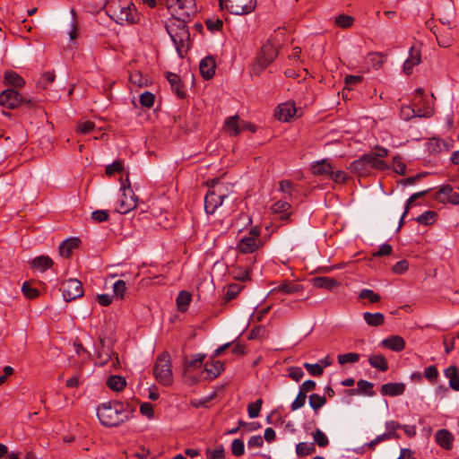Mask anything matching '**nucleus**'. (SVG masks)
I'll return each instance as SVG.
<instances>
[{
  "label": "nucleus",
  "mask_w": 459,
  "mask_h": 459,
  "mask_svg": "<svg viewBox=\"0 0 459 459\" xmlns=\"http://www.w3.org/2000/svg\"><path fill=\"white\" fill-rule=\"evenodd\" d=\"M166 30L169 34L179 57L190 48V32L186 25V19L174 18L166 25Z\"/></svg>",
  "instance_id": "obj_1"
},
{
  "label": "nucleus",
  "mask_w": 459,
  "mask_h": 459,
  "mask_svg": "<svg viewBox=\"0 0 459 459\" xmlns=\"http://www.w3.org/2000/svg\"><path fill=\"white\" fill-rule=\"evenodd\" d=\"M97 416L100 422L108 428L117 427L129 419L123 404L118 402H108L100 404L97 409Z\"/></svg>",
  "instance_id": "obj_2"
},
{
  "label": "nucleus",
  "mask_w": 459,
  "mask_h": 459,
  "mask_svg": "<svg viewBox=\"0 0 459 459\" xmlns=\"http://www.w3.org/2000/svg\"><path fill=\"white\" fill-rule=\"evenodd\" d=\"M109 12L116 22L121 25L136 23L140 18L134 4L127 0L120 2L117 5H110Z\"/></svg>",
  "instance_id": "obj_3"
},
{
  "label": "nucleus",
  "mask_w": 459,
  "mask_h": 459,
  "mask_svg": "<svg viewBox=\"0 0 459 459\" xmlns=\"http://www.w3.org/2000/svg\"><path fill=\"white\" fill-rule=\"evenodd\" d=\"M153 375L156 380L164 386H169L173 382L170 355L168 351L160 353L153 366Z\"/></svg>",
  "instance_id": "obj_4"
},
{
  "label": "nucleus",
  "mask_w": 459,
  "mask_h": 459,
  "mask_svg": "<svg viewBox=\"0 0 459 459\" xmlns=\"http://www.w3.org/2000/svg\"><path fill=\"white\" fill-rule=\"evenodd\" d=\"M126 185L121 180L120 190L122 195L117 200V206L116 208V212L121 214H126L136 208L138 202L137 196L131 188L128 174L126 175Z\"/></svg>",
  "instance_id": "obj_5"
},
{
  "label": "nucleus",
  "mask_w": 459,
  "mask_h": 459,
  "mask_svg": "<svg viewBox=\"0 0 459 459\" xmlns=\"http://www.w3.org/2000/svg\"><path fill=\"white\" fill-rule=\"evenodd\" d=\"M228 196L227 188L221 184L211 186L204 197V210L208 214H213Z\"/></svg>",
  "instance_id": "obj_6"
},
{
  "label": "nucleus",
  "mask_w": 459,
  "mask_h": 459,
  "mask_svg": "<svg viewBox=\"0 0 459 459\" xmlns=\"http://www.w3.org/2000/svg\"><path fill=\"white\" fill-rule=\"evenodd\" d=\"M60 291L66 302L81 298L83 295V288L82 282L74 278H70L62 282Z\"/></svg>",
  "instance_id": "obj_7"
},
{
  "label": "nucleus",
  "mask_w": 459,
  "mask_h": 459,
  "mask_svg": "<svg viewBox=\"0 0 459 459\" xmlns=\"http://www.w3.org/2000/svg\"><path fill=\"white\" fill-rule=\"evenodd\" d=\"M227 10L237 15L252 13L256 6V0H224Z\"/></svg>",
  "instance_id": "obj_8"
},
{
  "label": "nucleus",
  "mask_w": 459,
  "mask_h": 459,
  "mask_svg": "<svg viewBox=\"0 0 459 459\" xmlns=\"http://www.w3.org/2000/svg\"><path fill=\"white\" fill-rule=\"evenodd\" d=\"M167 5L169 9L178 7V18L189 20L196 12L195 0H168Z\"/></svg>",
  "instance_id": "obj_9"
},
{
  "label": "nucleus",
  "mask_w": 459,
  "mask_h": 459,
  "mask_svg": "<svg viewBox=\"0 0 459 459\" xmlns=\"http://www.w3.org/2000/svg\"><path fill=\"white\" fill-rule=\"evenodd\" d=\"M433 115L434 109L429 104H427L426 106H424V108H415L414 106H403L400 111L401 117L405 121H408L415 117L429 118Z\"/></svg>",
  "instance_id": "obj_10"
},
{
  "label": "nucleus",
  "mask_w": 459,
  "mask_h": 459,
  "mask_svg": "<svg viewBox=\"0 0 459 459\" xmlns=\"http://www.w3.org/2000/svg\"><path fill=\"white\" fill-rule=\"evenodd\" d=\"M279 50L271 41L267 40L261 48L260 53L256 56L257 64L263 66H269L278 56Z\"/></svg>",
  "instance_id": "obj_11"
},
{
  "label": "nucleus",
  "mask_w": 459,
  "mask_h": 459,
  "mask_svg": "<svg viewBox=\"0 0 459 459\" xmlns=\"http://www.w3.org/2000/svg\"><path fill=\"white\" fill-rule=\"evenodd\" d=\"M22 95L13 89H6L0 93V105L7 108H16L22 103Z\"/></svg>",
  "instance_id": "obj_12"
},
{
  "label": "nucleus",
  "mask_w": 459,
  "mask_h": 459,
  "mask_svg": "<svg viewBox=\"0 0 459 459\" xmlns=\"http://www.w3.org/2000/svg\"><path fill=\"white\" fill-rule=\"evenodd\" d=\"M454 141L442 140L438 137H432L427 143V150L430 154H438L443 152H448L453 147Z\"/></svg>",
  "instance_id": "obj_13"
},
{
  "label": "nucleus",
  "mask_w": 459,
  "mask_h": 459,
  "mask_svg": "<svg viewBox=\"0 0 459 459\" xmlns=\"http://www.w3.org/2000/svg\"><path fill=\"white\" fill-rule=\"evenodd\" d=\"M370 154L366 153L360 156L359 159L351 162L348 169L354 174L359 176L367 175L369 172L370 168Z\"/></svg>",
  "instance_id": "obj_14"
},
{
  "label": "nucleus",
  "mask_w": 459,
  "mask_h": 459,
  "mask_svg": "<svg viewBox=\"0 0 459 459\" xmlns=\"http://www.w3.org/2000/svg\"><path fill=\"white\" fill-rule=\"evenodd\" d=\"M262 246L263 242L260 238L244 237L238 241L237 248L242 254H251L259 249Z\"/></svg>",
  "instance_id": "obj_15"
},
{
  "label": "nucleus",
  "mask_w": 459,
  "mask_h": 459,
  "mask_svg": "<svg viewBox=\"0 0 459 459\" xmlns=\"http://www.w3.org/2000/svg\"><path fill=\"white\" fill-rule=\"evenodd\" d=\"M200 73L204 80H210L214 76L216 69L215 59L211 56H205L199 64Z\"/></svg>",
  "instance_id": "obj_16"
},
{
  "label": "nucleus",
  "mask_w": 459,
  "mask_h": 459,
  "mask_svg": "<svg viewBox=\"0 0 459 459\" xmlns=\"http://www.w3.org/2000/svg\"><path fill=\"white\" fill-rule=\"evenodd\" d=\"M166 78L169 82L172 91L180 99H184L186 96L185 85L182 83L179 75L172 72L166 73Z\"/></svg>",
  "instance_id": "obj_17"
},
{
  "label": "nucleus",
  "mask_w": 459,
  "mask_h": 459,
  "mask_svg": "<svg viewBox=\"0 0 459 459\" xmlns=\"http://www.w3.org/2000/svg\"><path fill=\"white\" fill-rule=\"evenodd\" d=\"M380 345L395 352H400L405 348V341L400 335H391L381 341Z\"/></svg>",
  "instance_id": "obj_18"
},
{
  "label": "nucleus",
  "mask_w": 459,
  "mask_h": 459,
  "mask_svg": "<svg viewBox=\"0 0 459 459\" xmlns=\"http://www.w3.org/2000/svg\"><path fill=\"white\" fill-rule=\"evenodd\" d=\"M435 439L442 448L446 450L453 448L454 436L449 430L446 429L437 430L435 434Z\"/></svg>",
  "instance_id": "obj_19"
},
{
  "label": "nucleus",
  "mask_w": 459,
  "mask_h": 459,
  "mask_svg": "<svg viewBox=\"0 0 459 459\" xmlns=\"http://www.w3.org/2000/svg\"><path fill=\"white\" fill-rule=\"evenodd\" d=\"M421 62L420 50L411 47L409 51V57L403 63V72L406 74L412 73L413 67Z\"/></svg>",
  "instance_id": "obj_20"
},
{
  "label": "nucleus",
  "mask_w": 459,
  "mask_h": 459,
  "mask_svg": "<svg viewBox=\"0 0 459 459\" xmlns=\"http://www.w3.org/2000/svg\"><path fill=\"white\" fill-rule=\"evenodd\" d=\"M296 114V108L292 104L283 103L276 108L275 117L278 120L287 122Z\"/></svg>",
  "instance_id": "obj_21"
},
{
  "label": "nucleus",
  "mask_w": 459,
  "mask_h": 459,
  "mask_svg": "<svg viewBox=\"0 0 459 459\" xmlns=\"http://www.w3.org/2000/svg\"><path fill=\"white\" fill-rule=\"evenodd\" d=\"M405 387L403 383H386L381 385L380 393L382 395L398 396L404 393Z\"/></svg>",
  "instance_id": "obj_22"
},
{
  "label": "nucleus",
  "mask_w": 459,
  "mask_h": 459,
  "mask_svg": "<svg viewBox=\"0 0 459 459\" xmlns=\"http://www.w3.org/2000/svg\"><path fill=\"white\" fill-rule=\"evenodd\" d=\"M53 260L48 255H39L30 262V269L44 273L53 265Z\"/></svg>",
  "instance_id": "obj_23"
},
{
  "label": "nucleus",
  "mask_w": 459,
  "mask_h": 459,
  "mask_svg": "<svg viewBox=\"0 0 459 459\" xmlns=\"http://www.w3.org/2000/svg\"><path fill=\"white\" fill-rule=\"evenodd\" d=\"M290 207V204L286 200H281L272 205V211L274 213L280 214L281 221H287L290 216V212H289Z\"/></svg>",
  "instance_id": "obj_24"
},
{
  "label": "nucleus",
  "mask_w": 459,
  "mask_h": 459,
  "mask_svg": "<svg viewBox=\"0 0 459 459\" xmlns=\"http://www.w3.org/2000/svg\"><path fill=\"white\" fill-rule=\"evenodd\" d=\"M80 244L81 239L78 238H67L59 246V253L62 256L68 257L71 255L73 250L77 248Z\"/></svg>",
  "instance_id": "obj_25"
},
{
  "label": "nucleus",
  "mask_w": 459,
  "mask_h": 459,
  "mask_svg": "<svg viewBox=\"0 0 459 459\" xmlns=\"http://www.w3.org/2000/svg\"><path fill=\"white\" fill-rule=\"evenodd\" d=\"M33 147L30 148V152H34L32 157H39L46 152H48L52 148V143H50L48 137L45 135L39 140V143H32Z\"/></svg>",
  "instance_id": "obj_26"
},
{
  "label": "nucleus",
  "mask_w": 459,
  "mask_h": 459,
  "mask_svg": "<svg viewBox=\"0 0 459 459\" xmlns=\"http://www.w3.org/2000/svg\"><path fill=\"white\" fill-rule=\"evenodd\" d=\"M224 127L231 136H237L242 132L238 115L229 117L224 122Z\"/></svg>",
  "instance_id": "obj_27"
},
{
  "label": "nucleus",
  "mask_w": 459,
  "mask_h": 459,
  "mask_svg": "<svg viewBox=\"0 0 459 459\" xmlns=\"http://www.w3.org/2000/svg\"><path fill=\"white\" fill-rule=\"evenodd\" d=\"M315 287L332 290L339 285V282L330 277L319 276L313 279Z\"/></svg>",
  "instance_id": "obj_28"
},
{
  "label": "nucleus",
  "mask_w": 459,
  "mask_h": 459,
  "mask_svg": "<svg viewBox=\"0 0 459 459\" xmlns=\"http://www.w3.org/2000/svg\"><path fill=\"white\" fill-rule=\"evenodd\" d=\"M368 363L372 368L382 372H385L388 369V362L383 354H373L369 356Z\"/></svg>",
  "instance_id": "obj_29"
},
{
  "label": "nucleus",
  "mask_w": 459,
  "mask_h": 459,
  "mask_svg": "<svg viewBox=\"0 0 459 459\" xmlns=\"http://www.w3.org/2000/svg\"><path fill=\"white\" fill-rule=\"evenodd\" d=\"M191 300H192V295L189 291H187V290L180 291L176 299L178 309L180 312H186L188 309Z\"/></svg>",
  "instance_id": "obj_30"
},
{
  "label": "nucleus",
  "mask_w": 459,
  "mask_h": 459,
  "mask_svg": "<svg viewBox=\"0 0 459 459\" xmlns=\"http://www.w3.org/2000/svg\"><path fill=\"white\" fill-rule=\"evenodd\" d=\"M363 319L365 322L370 325V326H380L385 322V316L382 313H370V312H364L363 313Z\"/></svg>",
  "instance_id": "obj_31"
},
{
  "label": "nucleus",
  "mask_w": 459,
  "mask_h": 459,
  "mask_svg": "<svg viewBox=\"0 0 459 459\" xmlns=\"http://www.w3.org/2000/svg\"><path fill=\"white\" fill-rule=\"evenodd\" d=\"M56 74L54 72L43 73L36 82V88L38 90H47L48 85L52 84L55 81Z\"/></svg>",
  "instance_id": "obj_32"
},
{
  "label": "nucleus",
  "mask_w": 459,
  "mask_h": 459,
  "mask_svg": "<svg viewBox=\"0 0 459 459\" xmlns=\"http://www.w3.org/2000/svg\"><path fill=\"white\" fill-rule=\"evenodd\" d=\"M332 169H333L332 165L330 163L326 162L325 160L317 161L311 168L312 173L314 175H317V176H324V175L329 176Z\"/></svg>",
  "instance_id": "obj_33"
},
{
  "label": "nucleus",
  "mask_w": 459,
  "mask_h": 459,
  "mask_svg": "<svg viewBox=\"0 0 459 459\" xmlns=\"http://www.w3.org/2000/svg\"><path fill=\"white\" fill-rule=\"evenodd\" d=\"M303 290V287L299 284L293 282H283L278 287L274 288L272 291H280L285 294H294Z\"/></svg>",
  "instance_id": "obj_34"
},
{
  "label": "nucleus",
  "mask_w": 459,
  "mask_h": 459,
  "mask_svg": "<svg viewBox=\"0 0 459 459\" xmlns=\"http://www.w3.org/2000/svg\"><path fill=\"white\" fill-rule=\"evenodd\" d=\"M126 385L125 377L112 375L107 380V385L113 391H121Z\"/></svg>",
  "instance_id": "obj_35"
},
{
  "label": "nucleus",
  "mask_w": 459,
  "mask_h": 459,
  "mask_svg": "<svg viewBox=\"0 0 459 459\" xmlns=\"http://www.w3.org/2000/svg\"><path fill=\"white\" fill-rule=\"evenodd\" d=\"M4 80L5 82L16 88H21L25 85V80L21 77L18 74L13 71H7L4 74Z\"/></svg>",
  "instance_id": "obj_36"
},
{
  "label": "nucleus",
  "mask_w": 459,
  "mask_h": 459,
  "mask_svg": "<svg viewBox=\"0 0 459 459\" xmlns=\"http://www.w3.org/2000/svg\"><path fill=\"white\" fill-rule=\"evenodd\" d=\"M204 370L211 376L212 379L216 378L224 370L223 363L220 360H214L211 364H205Z\"/></svg>",
  "instance_id": "obj_37"
},
{
  "label": "nucleus",
  "mask_w": 459,
  "mask_h": 459,
  "mask_svg": "<svg viewBox=\"0 0 459 459\" xmlns=\"http://www.w3.org/2000/svg\"><path fill=\"white\" fill-rule=\"evenodd\" d=\"M315 451V443L300 442L296 446V454L298 456L308 455L313 454Z\"/></svg>",
  "instance_id": "obj_38"
},
{
  "label": "nucleus",
  "mask_w": 459,
  "mask_h": 459,
  "mask_svg": "<svg viewBox=\"0 0 459 459\" xmlns=\"http://www.w3.org/2000/svg\"><path fill=\"white\" fill-rule=\"evenodd\" d=\"M308 402L310 407L317 413V411L326 403V398L317 394H312L308 397Z\"/></svg>",
  "instance_id": "obj_39"
},
{
  "label": "nucleus",
  "mask_w": 459,
  "mask_h": 459,
  "mask_svg": "<svg viewBox=\"0 0 459 459\" xmlns=\"http://www.w3.org/2000/svg\"><path fill=\"white\" fill-rule=\"evenodd\" d=\"M244 289V285L240 283H231L228 286L224 299L225 301H230L235 299Z\"/></svg>",
  "instance_id": "obj_40"
},
{
  "label": "nucleus",
  "mask_w": 459,
  "mask_h": 459,
  "mask_svg": "<svg viewBox=\"0 0 459 459\" xmlns=\"http://www.w3.org/2000/svg\"><path fill=\"white\" fill-rule=\"evenodd\" d=\"M357 386L359 394H363L368 396H374L376 394L373 391L374 384L369 381L360 379L358 381Z\"/></svg>",
  "instance_id": "obj_41"
},
{
  "label": "nucleus",
  "mask_w": 459,
  "mask_h": 459,
  "mask_svg": "<svg viewBox=\"0 0 459 459\" xmlns=\"http://www.w3.org/2000/svg\"><path fill=\"white\" fill-rule=\"evenodd\" d=\"M129 80L131 83L139 87L147 86L149 83V79L146 76H143L139 71H134L131 73Z\"/></svg>",
  "instance_id": "obj_42"
},
{
  "label": "nucleus",
  "mask_w": 459,
  "mask_h": 459,
  "mask_svg": "<svg viewBox=\"0 0 459 459\" xmlns=\"http://www.w3.org/2000/svg\"><path fill=\"white\" fill-rule=\"evenodd\" d=\"M437 217V212L434 211H427L418 216L415 220L420 224L431 225L434 223Z\"/></svg>",
  "instance_id": "obj_43"
},
{
  "label": "nucleus",
  "mask_w": 459,
  "mask_h": 459,
  "mask_svg": "<svg viewBox=\"0 0 459 459\" xmlns=\"http://www.w3.org/2000/svg\"><path fill=\"white\" fill-rule=\"evenodd\" d=\"M359 354L356 352L339 354L337 356L338 363L341 365H344L346 363H356L359 360Z\"/></svg>",
  "instance_id": "obj_44"
},
{
  "label": "nucleus",
  "mask_w": 459,
  "mask_h": 459,
  "mask_svg": "<svg viewBox=\"0 0 459 459\" xmlns=\"http://www.w3.org/2000/svg\"><path fill=\"white\" fill-rule=\"evenodd\" d=\"M205 355L202 353H197L194 355L193 359L190 360H185V370H188L189 368H200L203 360L204 359Z\"/></svg>",
  "instance_id": "obj_45"
},
{
  "label": "nucleus",
  "mask_w": 459,
  "mask_h": 459,
  "mask_svg": "<svg viewBox=\"0 0 459 459\" xmlns=\"http://www.w3.org/2000/svg\"><path fill=\"white\" fill-rule=\"evenodd\" d=\"M359 298L360 299H368L370 303H377L381 299L379 294L374 292L372 290L369 289H362L359 293Z\"/></svg>",
  "instance_id": "obj_46"
},
{
  "label": "nucleus",
  "mask_w": 459,
  "mask_h": 459,
  "mask_svg": "<svg viewBox=\"0 0 459 459\" xmlns=\"http://www.w3.org/2000/svg\"><path fill=\"white\" fill-rule=\"evenodd\" d=\"M354 18L347 14H340L335 18V24L342 29H348L353 25Z\"/></svg>",
  "instance_id": "obj_47"
},
{
  "label": "nucleus",
  "mask_w": 459,
  "mask_h": 459,
  "mask_svg": "<svg viewBox=\"0 0 459 459\" xmlns=\"http://www.w3.org/2000/svg\"><path fill=\"white\" fill-rule=\"evenodd\" d=\"M205 25L212 32L219 31L222 29L223 22L218 17L209 18L205 21Z\"/></svg>",
  "instance_id": "obj_48"
},
{
  "label": "nucleus",
  "mask_w": 459,
  "mask_h": 459,
  "mask_svg": "<svg viewBox=\"0 0 459 459\" xmlns=\"http://www.w3.org/2000/svg\"><path fill=\"white\" fill-rule=\"evenodd\" d=\"M313 438L315 443L319 446L320 447H325L329 444L328 437L326 435L319 429H317L313 433Z\"/></svg>",
  "instance_id": "obj_49"
},
{
  "label": "nucleus",
  "mask_w": 459,
  "mask_h": 459,
  "mask_svg": "<svg viewBox=\"0 0 459 459\" xmlns=\"http://www.w3.org/2000/svg\"><path fill=\"white\" fill-rule=\"evenodd\" d=\"M155 96L150 91H144L140 95V103L143 107L152 108L154 104Z\"/></svg>",
  "instance_id": "obj_50"
},
{
  "label": "nucleus",
  "mask_w": 459,
  "mask_h": 459,
  "mask_svg": "<svg viewBox=\"0 0 459 459\" xmlns=\"http://www.w3.org/2000/svg\"><path fill=\"white\" fill-rule=\"evenodd\" d=\"M303 367L307 369V371L313 377H319L324 373L323 367L319 363H304Z\"/></svg>",
  "instance_id": "obj_51"
},
{
  "label": "nucleus",
  "mask_w": 459,
  "mask_h": 459,
  "mask_svg": "<svg viewBox=\"0 0 459 459\" xmlns=\"http://www.w3.org/2000/svg\"><path fill=\"white\" fill-rule=\"evenodd\" d=\"M263 404V400L261 398L257 399L255 403H250L247 407L248 416L250 418H256L261 411V407Z\"/></svg>",
  "instance_id": "obj_52"
},
{
  "label": "nucleus",
  "mask_w": 459,
  "mask_h": 459,
  "mask_svg": "<svg viewBox=\"0 0 459 459\" xmlns=\"http://www.w3.org/2000/svg\"><path fill=\"white\" fill-rule=\"evenodd\" d=\"M206 455H207L206 459H224L225 458V451H224L223 446L221 445L213 450L207 449Z\"/></svg>",
  "instance_id": "obj_53"
},
{
  "label": "nucleus",
  "mask_w": 459,
  "mask_h": 459,
  "mask_svg": "<svg viewBox=\"0 0 459 459\" xmlns=\"http://www.w3.org/2000/svg\"><path fill=\"white\" fill-rule=\"evenodd\" d=\"M231 452L235 456H241L245 453V445L243 440L236 438L231 443Z\"/></svg>",
  "instance_id": "obj_54"
},
{
  "label": "nucleus",
  "mask_w": 459,
  "mask_h": 459,
  "mask_svg": "<svg viewBox=\"0 0 459 459\" xmlns=\"http://www.w3.org/2000/svg\"><path fill=\"white\" fill-rule=\"evenodd\" d=\"M392 167L394 172H396L399 175H404L406 172V165L402 160V158L400 156H395L393 158Z\"/></svg>",
  "instance_id": "obj_55"
},
{
  "label": "nucleus",
  "mask_w": 459,
  "mask_h": 459,
  "mask_svg": "<svg viewBox=\"0 0 459 459\" xmlns=\"http://www.w3.org/2000/svg\"><path fill=\"white\" fill-rule=\"evenodd\" d=\"M402 426L399 422L395 421V420H388L385 422V429H386V432L388 434H390V436L393 437V438H398L399 437V435L396 433V430L398 429H401Z\"/></svg>",
  "instance_id": "obj_56"
},
{
  "label": "nucleus",
  "mask_w": 459,
  "mask_h": 459,
  "mask_svg": "<svg viewBox=\"0 0 459 459\" xmlns=\"http://www.w3.org/2000/svg\"><path fill=\"white\" fill-rule=\"evenodd\" d=\"M307 400V394L299 390L297 397L290 404V408L292 411H297L302 408L305 405Z\"/></svg>",
  "instance_id": "obj_57"
},
{
  "label": "nucleus",
  "mask_w": 459,
  "mask_h": 459,
  "mask_svg": "<svg viewBox=\"0 0 459 459\" xmlns=\"http://www.w3.org/2000/svg\"><path fill=\"white\" fill-rule=\"evenodd\" d=\"M126 290V282L123 280L117 281L113 285L114 294L120 299H124Z\"/></svg>",
  "instance_id": "obj_58"
},
{
  "label": "nucleus",
  "mask_w": 459,
  "mask_h": 459,
  "mask_svg": "<svg viewBox=\"0 0 459 459\" xmlns=\"http://www.w3.org/2000/svg\"><path fill=\"white\" fill-rule=\"evenodd\" d=\"M369 161H370V168H373V169H378L381 171L386 170L389 168V166L387 165V163L385 161L376 158L372 154H370Z\"/></svg>",
  "instance_id": "obj_59"
},
{
  "label": "nucleus",
  "mask_w": 459,
  "mask_h": 459,
  "mask_svg": "<svg viewBox=\"0 0 459 459\" xmlns=\"http://www.w3.org/2000/svg\"><path fill=\"white\" fill-rule=\"evenodd\" d=\"M95 127V124L91 121L79 122L77 125V132L82 134H88Z\"/></svg>",
  "instance_id": "obj_60"
},
{
  "label": "nucleus",
  "mask_w": 459,
  "mask_h": 459,
  "mask_svg": "<svg viewBox=\"0 0 459 459\" xmlns=\"http://www.w3.org/2000/svg\"><path fill=\"white\" fill-rule=\"evenodd\" d=\"M424 377L431 383H435L438 377V371L436 366L431 365L425 368Z\"/></svg>",
  "instance_id": "obj_61"
},
{
  "label": "nucleus",
  "mask_w": 459,
  "mask_h": 459,
  "mask_svg": "<svg viewBox=\"0 0 459 459\" xmlns=\"http://www.w3.org/2000/svg\"><path fill=\"white\" fill-rule=\"evenodd\" d=\"M123 162L121 160H115L113 163L106 167V174L112 176L116 172H121L123 170Z\"/></svg>",
  "instance_id": "obj_62"
},
{
  "label": "nucleus",
  "mask_w": 459,
  "mask_h": 459,
  "mask_svg": "<svg viewBox=\"0 0 459 459\" xmlns=\"http://www.w3.org/2000/svg\"><path fill=\"white\" fill-rule=\"evenodd\" d=\"M288 371L289 377L296 382H299L304 377V372L299 367H290Z\"/></svg>",
  "instance_id": "obj_63"
},
{
  "label": "nucleus",
  "mask_w": 459,
  "mask_h": 459,
  "mask_svg": "<svg viewBox=\"0 0 459 459\" xmlns=\"http://www.w3.org/2000/svg\"><path fill=\"white\" fill-rule=\"evenodd\" d=\"M91 218L96 222H103L107 221L109 218V214L108 211L105 210H96L91 213Z\"/></svg>",
  "instance_id": "obj_64"
}]
</instances>
